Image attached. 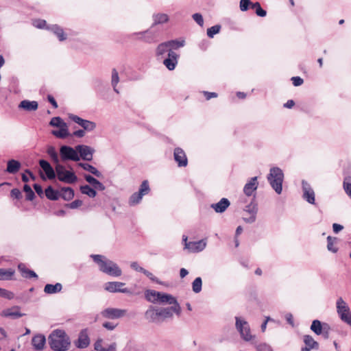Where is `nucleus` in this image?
Segmentation results:
<instances>
[{"instance_id":"obj_11","label":"nucleus","mask_w":351,"mask_h":351,"mask_svg":"<svg viewBox=\"0 0 351 351\" xmlns=\"http://www.w3.org/2000/svg\"><path fill=\"white\" fill-rule=\"evenodd\" d=\"M125 283L121 282H108L104 285V289L110 293H123L131 294V291L124 287Z\"/></svg>"},{"instance_id":"obj_24","label":"nucleus","mask_w":351,"mask_h":351,"mask_svg":"<svg viewBox=\"0 0 351 351\" xmlns=\"http://www.w3.org/2000/svg\"><path fill=\"white\" fill-rule=\"evenodd\" d=\"M230 202L227 198H222L215 204H212L210 207L214 209L216 213H223L230 206Z\"/></svg>"},{"instance_id":"obj_42","label":"nucleus","mask_w":351,"mask_h":351,"mask_svg":"<svg viewBox=\"0 0 351 351\" xmlns=\"http://www.w3.org/2000/svg\"><path fill=\"white\" fill-rule=\"evenodd\" d=\"M202 280L200 277L196 278L192 282V289L195 293H198L202 291Z\"/></svg>"},{"instance_id":"obj_35","label":"nucleus","mask_w":351,"mask_h":351,"mask_svg":"<svg viewBox=\"0 0 351 351\" xmlns=\"http://www.w3.org/2000/svg\"><path fill=\"white\" fill-rule=\"evenodd\" d=\"M46 197L51 200H57L60 197V193L54 190L51 186H48L45 189Z\"/></svg>"},{"instance_id":"obj_45","label":"nucleus","mask_w":351,"mask_h":351,"mask_svg":"<svg viewBox=\"0 0 351 351\" xmlns=\"http://www.w3.org/2000/svg\"><path fill=\"white\" fill-rule=\"evenodd\" d=\"M343 187L346 194L351 199V178L347 177L344 179L343 182Z\"/></svg>"},{"instance_id":"obj_2","label":"nucleus","mask_w":351,"mask_h":351,"mask_svg":"<svg viewBox=\"0 0 351 351\" xmlns=\"http://www.w3.org/2000/svg\"><path fill=\"white\" fill-rule=\"evenodd\" d=\"M49 345L54 351H66L71 346V339L63 330H53L48 337Z\"/></svg>"},{"instance_id":"obj_52","label":"nucleus","mask_w":351,"mask_h":351,"mask_svg":"<svg viewBox=\"0 0 351 351\" xmlns=\"http://www.w3.org/2000/svg\"><path fill=\"white\" fill-rule=\"evenodd\" d=\"M140 34H142V35H144V36H143V39L145 42H147V43H154V42H155V41H156V40H154V36H153L151 33L148 32L147 31L144 32H143V33H140Z\"/></svg>"},{"instance_id":"obj_34","label":"nucleus","mask_w":351,"mask_h":351,"mask_svg":"<svg viewBox=\"0 0 351 351\" xmlns=\"http://www.w3.org/2000/svg\"><path fill=\"white\" fill-rule=\"evenodd\" d=\"M78 165L81 167L83 169L89 171L92 174L95 175V176L99 178L101 176V172H99L95 167L92 166L91 165H89L88 163H79Z\"/></svg>"},{"instance_id":"obj_53","label":"nucleus","mask_w":351,"mask_h":351,"mask_svg":"<svg viewBox=\"0 0 351 351\" xmlns=\"http://www.w3.org/2000/svg\"><path fill=\"white\" fill-rule=\"evenodd\" d=\"M257 351H273L271 346L267 343H260L256 347Z\"/></svg>"},{"instance_id":"obj_54","label":"nucleus","mask_w":351,"mask_h":351,"mask_svg":"<svg viewBox=\"0 0 351 351\" xmlns=\"http://www.w3.org/2000/svg\"><path fill=\"white\" fill-rule=\"evenodd\" d=\"M193 20L200 26H203L204 25V19L202 15L199 13L193 14L192 16Z\"/></svg>"},{"instance_id":"obj_15","label":"nucleus","mask_w":351,"mask_h":351,"mask_svg":"<svg viewBox=\"0 0 351 351\" xmlns=\"http://www.w3.org/2000/svg\"><path fill=\"white\" fill-rule=\"evenodd\" d=\"M76 149L78 151L80 158H82L83 160L90 161L93 159V154L95 149L90 146L84 145H79L76 146Z\"/></svg>"},{"instance_id":"obj_39","label":"nucleus","mask_w":351,"mask_h":351,"mask_svg":"<svg viewBox=\"0 0 351 351\" xmlns=\"http://www.w3.org/2000/svg\"><path fill=\"white\" fill-rule=\"evenodd\" d=\"M80 191L82 193L87 195L90 197H95L97 195L95 190L88 185L82 186L80 187Z\"/></svg>"},{"instance_id":"obj_57","label":"nucleus","mask_w":351,"mask_h":351,"mask_svg":"<svg viewBox=\"0 0 351 351\" xmlns=\"http://www.w3.org/2000/svg\"><path fill=\"white\" fill-rule=\"evenodd\" d=\"M103 340L101 339H99L96 341L94 344V348L97 351H106V349L102 347Z\"/></svg>"},{"instance_id":"obj_26","label":"nucleus","mask_w":351,"mask_h":351,"mask_svg":"<svg viewBox=\"0 0 351 351\" xmlns=\"http://www.w3.org/2000/svg\"><path fill=\"white\" fill-rule=\"evenodd\" d=\"M58 130H52L51 134L57 138H65L71 136V134L69 131L67 123L62 125L58 128Z\"/></svg>"},{"instance_id":"obj_6","label":"nucleus","mask_w":351,"mask_h":351,"mask_svg":"<svg viewBox=\"0 0 351 351\" xmlns=\"http://www.w3.org/2000/svg\"><path fill=\"white\" fill-rule=\"evenodd\" d=\"M337 312L341 319L351 326V312L346 302L339 298L336 302Z\"/></svg>"},{"instance_id":"obj_28","label":"nucleus","mask_w":351,"mask_h":351,"mask_svg":"<svg viewBox=\"0 0 351 351\" xmlns=\"http://www.w3.org/2000/svg\"><path fill=\"white\" fill-rule=\"evenodd\" d=\"M15 270L13 269L0 268V280H10L13 279Z\"/></svg>"},{"instance_id":"obj_20","label":"nucleus","mask_w":351,"mask_h":351,"mask_svg":"<svg viewBox=\"0 0 351 351\" xmlns=\"http://www.w3.org/2000/svg\"><path fill=\"white\" fill-rule=\"evenodd\" d=\"M206 246V241L202 239L198 241H191L186 244V249L190 252H199L204 250Z\"/></svg>"},{"instance_id":"obj_62","label":"nucleus","mask_w":351,"mask_h":351,"mask_svg":"<svg viewBox=\"0 0 351 351\" xmlns=\"http://www.w3.org/2000/svg\"><path fill=\"white\" fill-rule=\"evenodd\" d=\"M39 165L44 171L51 167L50 164L45 160H40L39 161Z\"/></svg>"},{"instance_id":"obj_44","label":"nucleus","mask_w":351,"mask_h":351,"mask_svg":"<svg viewBox=\"0 0 351 351\" xmlns=\"http://www.w3.org/2000/svg\"><path fill=\"white\" fill-rule=\"evenodd\" d=\"M251 8L254 9L256 14L259 16L264 17L267 14L266 11L261 8V4L258 2L252 4Z\"/></svg>"},{"instance_id":"obj_30","label":"nucleus","mask_w":351,"mask_h":351,"mask_svg":"<svg viewBox=\"0 0 351 351\" xmlns=\"http://www.w3.org/2000/svg\"><path fill=\"white\" fill-rule=\"evenodd\" d=\"M145 298L147 301L157 304L158 303V295H160V291H156L155 290H147L145 293Z\"/></svg>"},{"instance_id":"obj_5","label":"nucleus","mask_w":351,"mask_h":351,"mask_svg":"<svg viewBox=\"0 0 351 351\" xmlns=\"http://www.w3.org/2000/svg\"><path fill=\"white\" fill-rule=\"evenodd\" d=\"M56 176L58 179L66 184L75 183L77 177L74 172L67 170L64 166L60 164H57L55 167Z\"/></svg>"},{"instance_id":"obj_21","label":"nucleus","mask_w":351,"mask_h":351,"mask_svg":"<svg viewBox=\"0 0 351 351\" xmlns=\"http://www.w3.org/2000/svg\"><path fill=\"white\" fill-rule=\"evenodd\" d=\"M20 309L19 306H14L11 308L3 310L1 313V315L5 317L19 318L23 315V314L21 313Z\"/></svg>"},{"instance_id":"obj_63","label":"nucleus","mask_w":351,"mask_h":351,"mask_svg":"<svg viewBox=\"0 0 351 351\" xmlns=\"http://www.w3.org/2000/svg\"><path fill=\"white\" fill-rule=\"evenodd\" d=\"M39 165L44 171L51 167L50 164L45 160H40L39 161Z\"/></svg>"},{"instance_id":"obj_25","label":"nucleus","mask_w":351,"mask_h":351,"mask_svg":"<svg viewBox=\"0 0 351 351\" xmlns=\"http://www.w3.org/2000/svg\"><path fill=\"white\" fill-rule=\"evenodd\" d=\"M19 108L28 112L36 111L38 108V104L36 101L23 100L20 102Z\"/></svg>"},{"instance_id":"obj_8","label":"nucleus","mask_w":351,"mask_h":351,"mask_svg":"<svg viewBox=\"0 0 351 351\" xmlns=\"http://www.w3.org/2000/svg\"><path fill=\"white\" fill-rule=\"evenodd\" d=\"M235 319L236 328L239 332L241 337L245 341H250L252 339V335H251L250 328L248 323L239 317H236Z\"/></svg>"},{"instance_id":"obj_37","label":"nucleus","mask_w":351,"mask_h":351,"mask_svg":"<svg viewBox=\"0 0 351 351\" xmlns=\"http://www.w3.org/2000/svg\"><path fill=\"white\" fill-rule=\"evenodd\" d=\"M304 342L306 346L311 349H317L319 347L318 343L310 335L304 336Z\"/></svg>"},{"instance_id":"obj_22","label":"nucleus","mask_w":351,"mask_h":351,"mask_svg":"<svg viewBox=\"0 0 351 351\" xmlns=\"http://www.w3.org/2000/svg\"><path fill=\"white\" fill-rule=\"evenodd\" d=\"M158 303L160 304H173V306H176V304H179L177 302V300L172 295L160 292V295H158Z\"/></svg>"},{"instance_id":"obj_64","label":"nucleus","mask_w":351,"mask_h":351,"mask_svg":"<svg viewBox=\"0 0 351 351\" xmlns=\"http://www.w3.org/2000/svg\"><path fill=\"white\" fill-rule=\"evenodd\" d=\"M11 196L16 199H19L21 197V192L18 189H13L11 191Z\"/></svg>"},{"instance_id":"obj_43","label":"nucleus","mask_w":351,"mask_h":351,"mask_svg":"<svg viewBox=\"0 0 351 351\" xmlns=\"http://www.w3.org/2000/svg\"><path fill=\"white\" fill-rule=\"evenodd\" d=\"M311 329L313 331L316 335H320L322 330V323L320 321L315 319L313 320L312 324L311 326Z\"/></svg>"},{"instance_id":"obj_13","label":"nucleus","mask_w":351,"mask_h":351,"mask_svg":"<svg viewBox=\"0 0 351 351\" xmlns=\"http://www.w3.org/2000/svg\"><path fill=\"white\" fill-rule=\"evenodd\" d=\"M90 343L89 332L87 328L82 330L78 335L77 339L74 341L75 346L80 349L87 348Z\"/></svg>"},{"instance_id":"obj_56","label":"nucleus","mask_w":351,"mask_h":351,"mask_svg":"<svg viewBox=\"0 0 351 351\" xmlns=\"http://www.w3.org/2000/svg\"><path fill=\"white\" fill-rule=\"evenodd\" d=\"M45 173L47 177L49 180H52V179H54L56 178V171L52 167H50L47 170H45Z\"/></svg>"},{"instance_id":"obj_47","label":"nucleus","mask_w":351,"mask_h":351,"mask_svg":"<svg viewBox=\"0 0 351 351\" xmlns=\"http://www.w3.org/2000/svg\"><path fill=\"white\" fill-rule=\"evenodd\" d=\"M0 297L8 300H12L14 298V293L5 289L0 288Z\"/></svg>"},{"instance_id":"obj_27","label":"nucleus","mask_w":351,"mask_h":351,"mask_svg":"<svg viewBox=\"0 0 351 351\" xmlns=\"http://www.w3.org/2000/svg\"><path fill=\"white\" fill-rule=\"evenodd\" d=\"M21 165L18 160L12 159L8 161L6 172L12 174L17 173L21 169Z\"/></svg>"},{"instance_id":"obj_33","label":"nucleus","mask_w":351,"mask_h":351,"mask_svg":"<svg viewBox=\"0 0 351 351\" xmlns=\"http://www.w3.org/2000/svg\"><path fill=\"white\" fill-rule=\"evenodd\" d=\"M64 200L69 201L73 198L74 191L70 187H63L61 189V194H60Z\"/></svg>"},{"instance_id":"obj_23","label":"nucleus","mask_w":351,"mask_h":351,"mask_svg":"<svg viewBox=\"0 0 351 351\" xmlns=\"http://www.w3.org/2000/svg\"><path fill=\"white\" fill-rule=\"evenodd\" d=\"M257 188V177H253L245 184L243 192L247 196H251Z\"/></svg>"},{"instance_id":"obj_49","label":"nucleus","mask_w":351,"mask_h":351,"mask_svg":"<svg viewBox=\"0 0 351 351\" xmlns=\"http://www.w3.org/2000/svg\"><path fill=\"white\" fill-rule=\"evenodd\" d=\"M221 29V26L219 25H216L212 26L211 27L207 29V35L209 38H213V36L218 34Z\"/></svg>"},{"instance_id":"obj_48","label":"nucleus","mask_w":351,"mask_h":351,"mask_svg":"<svg viewBox=\"0 0 351 351\" xmlns=\"http://www.w3.org/2000/svg\"><path fill=\"white\" fill-rule=\"evenodd\" d=\"M250 0H241L239 2V8L241 11L245 12L250 8H252V4H253Z\"/></svg>"},{"instance_id":"obj_14","label":"nucleus","mask_w":351,"mask_h":351,"mask_svg":"<svg viewBox=\"0 0 351 351\" xmlns=\"http://www.w3.org/2000/svg\"><path fill=\"white\" fill-rule=\"evenodd\" d=\"M258 211L257 204L251 202L250 204L245 206L244 212L245 214H248L249 217L245 215L243 216V219L244 221L248 223H252L255 221L256 218V213Z\"/></svg>"},{"instance_id":"obj_32","label":"nucleus","mask_w":351,"mask_h":351,"mask_svg":"<svg viewBox=\"0 0 351 351\" xmlns=\"http://www.w3.org/2000/svg\"><path fill=\"white\" fill-rule=\"evenodd\" d=\"M154 25L162 24L169 21V16L163 13H158L153 15Z\"/></svg>"},{"instance_id":"obj_58","label":"nucleus","mask_w":351,"mask_h":351,"mask_svg":"<svg viewBox=\"0 0 351 351\" xmlns=\"http://www.w3.org/2000/svg\"><path fill=\"white\" fill-rule=\"evenodd\" d=\"M33 25L34 27L41 29L45 26L46 21L45 20H35L33 22Z\"/></svg>"},{"instance_id":"obj_18","label":"nucleus","mask_w":351,"mask_h":351,"mask_svg":"<svg viewBox=\"0 0 351 351\" xmlns=\"http://www.w3.org/2000/svg\"><path fill=\"white\" fill-rule=\"evenodd\" d=\"M178 58L179 55L177 53L170 51L168 58L163 60V64L169 71H173L178 64Z\"/></svg>"},{"instance_id":"obj_41","label":"nucleus","mask_w":351,"mask_h":351,"mask_svg":"<svg viewBox=\"0 0 351 351\" xmlns=\"http://www.w3.org/2000/svg\"><path fill=\"white\" fill-rule=\"evenodd\" d=\"M171 50L173 51L184 45V40H171L167 41Z\"/></svg>"},{"instance_id":"obj_46","label":"nucleus","mask_w":351,"mask_h":351,"mask_svg":"<svg viewBox=\"0 0 351 351\" xmlns=\"http://www.w3.org/2000/svg\"><path fill=\"white\" fill-rule=\"evenodd\" d=\"M66 123H65L60 117H53L49 123L50 125L56 128H60V126Z\"/></svg>"},{"instance_id":"obj_4","label":"nucleus","mask_w":351,"mask_h":351,"mask_svg":"<svg viewBox=\"0 0 351 351\" xmlns=\"http://www.w3.org/2000/svg\"><path fill=\"white\" fill-rule=\"evenodd\" d=\"M284 174L282 171L278 167H273L270 169V172L267 176V180L273 188L278 193L280 194L282 191V182Z\"/></svg>"},{"instance_id":"obj_51","label":"nucleus","mask_w":351,"mask_h":351,"mask_svg":"<svg viewBox=\"0 0 351 351\" xmlns=\"http://www.w3.org/2000/svg\"><path fill=\"white\" fill-rule=\"evenodd\" d=\"M23 190L26 193V199L30 201L32 200L34 197V193L32 190L31 187L27 184H25Z\"/></svg>"},{"instance_id":"obj_59","label":"nucleus","mask_w":351,"mask_h":351,"mask_svg":"<svg viewBox=\"0 0 351 351\" xmlns=\"http://www.w3.org/2000/svg\"><path fill=\"white\" fill-rule=\"evenodd\" d=\"M130 267L134 270L138 271V272H141V273H143L145 269L144 268L141 267L137 262H132L130 264Z\"/></svg>"},{"instance_id":"obj_3","label":"nucleus","mask_w":351,"mask_h":351,"mask_svg":"<svg viewBox=\"0 0 351 351\" xmlns=\"http://www.w3.org/2000/svg\"><path fill=\"white\" fill-rule=\"evenodd\" d=\"M91 257L98 264L102 272L114 277H119L122 274L121 269L113 261L101 255H91Z\"/></svg>"},{"instance_id":"obj_7","label":"nucleus","mask_w":351,"mask_h":351,"mask_svg":"<svg viewBox=\"0 0 351 351\" xmlns=\"http://www.w3.org/2000/svg\"><path fill=\"white\" fill-rule=\"evenodd\" d=\"M150 191L149 182L147 180H144L139 188L138 192L133 193L129 199V204L130 206H134L139 204L143 197L148 194Z\"/></svg>"},{"instance_id":"obj_61","label":"nucleus","mask_w":351,"mask_h":351,"mask_svg":"<svg viewBox=\"0 0 351 351\" xmlns=\"http://www.w3.org/2000/svg\"><path fill=\"white\" fill-rule=\"evenodd\" d=\"M82 204V201H81L80 199H76V200L72 202L71 203H70L68 205V206L71 209H75V208H77L79 206H80Z\"/></svg>"},{"instance_id":"obj_1","label":"nucleus","mask_w":351,"mask_h":351,"mask_svg":"<svg viewBox=\"0 0 351 351\" xmlns=\"http://www.w3.org/2000/svg\"><path fill=\"white\" fill-rule=\"evenodd\" d=\"M173 313L177 315L181 313L180 304L167 308H156L149 306L145 313V317L149 322L159 323L166 319L173 317Z\"/></svg>"},{"instance_id":"obj_36","label":"nucleus","mask_w":351,"mask_h":351,"mask_svg":"<svg viewBox=\"0 0 351 351\" xmlns=\"http://www.w3.org/2000/svg\"><path fill=\"white\" fill-rule=\"evenodd\" d=\"M49 29L58 36L60 41H63L66 39V35L60 27L57 25H53L49 27Z\"/></svg>"},{"instance_id":"obj_31","label":"nucleus","mask_w":351,"mask_h":351,"mask_svg":"<svg viewBox=\"0 0 351 351\" xmlns=\"http://www.w3.org/2000/svg\"><path fill=\"white\" fill-rule=\"evenodd\" d=\"M171 51L167 45V42L162 43L158 45L156 49V56L157 57H162L166 53L168 52L169 53V51Z\"/></svg>"},{"instance_id":"obj_12","label":"nucleus","mask_w":351,"mask_h":351,"mask_svg":"<svg viewBox=\"0 0 351 351\" xmlns=\"http://www.w3.org/2000/svg\"><path fill=\"white\" fill-rule=\"evenodd\" d=\"M101 315L108 319H119L124 317L127 313V310L116 308H108L101 311Z\"/></svg>"},{"instance_id":"obj_10","label":"nucleus","mask_w":351,"mask_h":351,"mask_svg":"<svg viewBox=\"0 0 351 351\" xmlns=\"http://www.w3.org/2000/svg\"><path fill=\"white\" fill-rule=\"evenodd\" d=\"M68 117L71 120L80 125L85 131L91 132L96 128V123L93 121L82 119L73 114H69Z\"/></svg>"},{"instance_id":"obj_60","label":"nucleus","mask_w":351,"mask_h":351,"mask_svg":"<svg viewBox=\"0 0 351 351\" xmlns=\"http://www.w3.org/2000/svg\"><path fill=\"white\" fill-rule=\"evenodd\" d=\"M291 81L295 86H300L303 84V80L300 77H292Z\"/></svg>"},{"instance_id":"obj_50","label":"nucleus","mask_w":351,"mask_h":351,"mask_svg":"<svg viewBox=\"0 0 351 351\" xmlns=\"http://www.w3.org/2000/svg\"><path fill=\"white\" fill-rule=\"evenodd\" d=\"M47 154L50 156L51 159L57 164H59V158L58 154L53 147H49L47 149Z\"/></svg>"},{"instance_id":"obj_16","label":"nucleus","mask_w":351,"mask_h":351,"mask_svg":"<svg viewBox=\"0 0 351 351\" xmlns=\"http://www.w3.org/2000/svg\"><path fill=\"white\" fill-rule=\"evenodd\" d=\"M302 184L303 191V198L309 204H314L315 192L313 189L311 188L310 184L304 180L302 182Z\"/></svg>"},{"instance_id":"obj_17","label":"nucleus","mask_w":351,"mask_h":351,"mask_svg":"<svg viewBox=\"0 0 351 351\" xmlns=\"http://www.w3.org/2000/svg\"><path fill=\"white\" fill-rule=\"evenodd\" d=\"M46 338L42 334H37L32 337V345L36 351H43L45 348Z\"/></svg>"},{"instance_id":"obj_55","label":"nucleus","mask_w":351,"mask_h":351,"mask_svg":"<svg viewBox=\"0 0 351 351\" xmlns=\"http://www.w3.org/2000/svg\"><path fill=\"white\" fill-rule=\"evenodd\" d=\"M18 269L20 271V272L21 273L22 276L26 278V277L28 274V271L29 269H27L25 265L23 263L19 264Z\"/></svg>"},{"instance_id":"obj_9","label":"nucleus","mask_w":351,"mask_h":351,"mask_svg":"<svg viewBox=\"0 0 351 351\" xmlns=\"http://www.w3.org/2000/svg\"><path fill=\"white\" fill-rule=\"evenodd\" d=\"M60 154L62 160H80V156L76 147L73 148L70 146L62 145L60 149Z\"/></svg>"},{"instance_id":"obj_38","label":"nucleus","mask_w":351,"mask_h":351,"mask_svg":"<svg viewBox=\"0 0 351 351\" xmlns=\"http://www.w3.org/2000/svg\"><path fill=\"white\" fill-rule=\"evenodd\" d=\"M119 82V77L117 71L115 69H113L112 71V80L111 84L113 87L114 91L117 93H119V90L117 88V85Z\"/></svg>"},{"instance_id":"obj_19","label":"nucleus","mask_w":351,"mask_h":351,"mask_svg":"<svg viewBox=\"0 0 351 351\" xmlns=\"http://www.w3.org/2000/svg\"><path fill=\"white\" fill-rule=\"evenodd\" d=\"M173 156L178 167H186L187 165L188 160L186 156L181 148L177 147L174 149Z\"/></svg>"},{"instance_id":"obj_29","label":"nucleus","mask_w":351,"mask_h":351,"mask_svg":"<svg viewBox=\"0 0 351 351\" xmlns=\"http://www.w3.org/2000/svg\"><path fill=\"white\" fill-rule=\"evenodd\" d=\"M62 289V286L59 282L55 285L47 284L44 288V291L47 294H53L60 292Z\"/></svg>"},{"instance_id":"obj_40","label":"nucleus","mask_w":351,"mask_h":351,"mask_svg":"<svg viewBox=\"0 0 351 351\" xmlns=\"http://www.w3.org/2000/svg\"><path fill=\"white\" fill-rule=\"evenodd\" d=\"M336 240L337 239L335 237L330 236L327 237V248L333 253H336L338 251V248L335 246Z\"/></svg>"}]
</instances>
